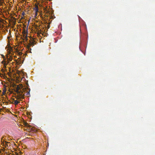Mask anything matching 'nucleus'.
I'll list each match as a JSON object with an SVG mask.
<instances>
[{
    "instance_id": "f257e3e1",
    "label": "nucleus",
    "mask_w": 155,
    "mask_h": 155,
    "mask_svg": "<svg viewBox=\"0 0 155 155\" xmlns=\"http://www.w3.org/2000/svg\"><path fill=\"white\" fill-rule=\"evenodd\" d=\"M25 95H21L20 94H17V95H16L15 97L17 99H18L20 101H21V99H24Z\"/></svg>"
},
{
    "instance_id": "f03ea898",
    "label": "nucleus",
    "mask_w": 155,
    "mask_h": 155,
    "mask_svg": "<svg viewBox=\"0 0 155 155\" xmlns=\"http://www.w3.org/2000/svg\"><path fill=\"white\" fill-rule=\"evenodd\" d=\"M15 89H14V91L17 94H19V90L21 89V88L20 86L18 85H17L16 87H15Z\"/></svg>"
},
{
    "instance_id": "7ed1b4c3",
    "label": "nucleus",
    "mask_w": 155,
    "mask_h": 155,
    "mask_svg": "<svg viewBox=\"0 0 155 155\" xmlns=\"http://www.w3.org/2000/svg\"><path fill=\"white\" fill-rule=\"evenodd\" d=\"M35 41H30V43L28 45V46L30 47L31 46H32L34 45Z\"/></svg>"
},
{
    "instance_id": "20e7f679",
    "label": "nucleus",
    "mask_w": 155,
    "mask_h": 155,
    "mask_svg": "<svg viewBox=\"0 0 155 155\" xmlns=\"http://www.w3.org/2000/svg\"><path fill=\"white\" fill-rule=\"evenodd\" d=\"M34 10H35L36 14H37V12H38V5H36L35 7L34 8Z\"/></svg>"
},
{
    "instance_id": "39448f33",
    "label": "nucleus",
    "mask_w": 155,
    "mask_h": 155,
    "mask_svg": "<svg viewBox=\"0 0 155 155\" xmlns=\"http://www.w3.org/2000/svg\"><path fill=\"white\" fill-rule=\"evenodd\" d=\"M24 91V89H23L22 90H19V94H20L21 95H25L24 94H23Z\"/></svg>"
},
{
    "instance_id": "423d86ee",
    "label": "nucleus",
    "mask_w": 155,
    "mask_h": 155,
    "mask_svg": "<svg viewBox=\"0 0 155 155\" xmlns=\"http://www.w3.org/2000/svg\"><path fill=\"white\" fill-rule=\"evenodd\" d=\"M14 104L16 105H17L20 102L18 101L17 100H15L14 101Z\"/></svg>"
},
{
    "instance_id": "0eeeda50",
    "label": "nucleus",
    "mask_w": 155,
    "mask_h": 155,
    "mask_svg": "<svg viewBox=\"0 0 155 155\" xmlns=\"http://www.w3.org/2000/svg\"><path fill=\"white\" fill-rule=\"evenodd\" d=\"M23 37L25 38V39H24L23 40H25L26 41H27L28 40V39L27 37V35H23Z\"/></svg>"
},
{
    "instance_id": "6e6552de",
    "label": "nucleus",
    "mask_w": 155,
    "mask_h": 155,
    "mask_svg": "<svg viewBox=\"0 0 155 155\" xmlns=\"http://www.w3.org/2000/svg\"><path fill=\"white\" fill-rule=\"evenodd\" d=\"M7 59L8 61H12V58L11 57H10L9 58H7ZM8 63H9V61H8Z\"/></svg>"
},
{
    "instance_id": "1a4fd4ad",
    "label": "nucleus",
    "mask_w": 155,
    "mask_h": 155,
    "mask_svg": "<svg viewBox=\"0 0 155 155\" xmlns=\"http://www.w3.org/2000/svg\"><path fill=\"white\" fill-rule=\"evenodd\" d=\"M16 86H17V85H16L15 84H13L12 85V87H14V88H15V87H16Z\"/></svg>"
},
{
    "instance_id": "9d476101",
    "label": "nucleus",
    "mask_w": 155,
    "mask_h": 155,
    "mask_svg": "<svg viewBox=\"0 0 155 155\" xmlns=\"http://www.w3.org/2000/svg\"><path fill=\"white\" fill-rule=\"evenodd\" d=\"M23 34H24V35H26V34H27V33L25 31H23Z\"/></svg>"
},
{
    "instance_id": "9b49d317",
    "label": "nucleus",
    "mask_w": 155,
    "mask_h": 155,
    "mask_svg": "<svg viewBox=\"0 0 155 155\" xmlns=\"http://www.w3.org/2000/svg\"><path fill=\"white\" fill-rule=\"evenodd\" d=\"M20 87L21 88V89H22L23 88V85L22 84H20Z\"/></svg>"
},
{
    "instance_id": "f8f14e48",
    "label": "nucleus",
    "mask_w": 155,
    "mask_h": 155,
    "mask_svg": "<svg viewBox=\"0 0 155 155\" xmlns=\"http://www.w3.org/2000/svg\"><path fill=\"white\" fill-rule=\"evenodd\" d=\"M9 49L11 51L13 50L12 48L10 46H9Z\"/></svg>"
},
{
    "instance_id": "ddd939ff",
    "label": "nucleus",
    "mask_w": 155,
    "mask_h": 155,
    "mask_svg": "<svg viewBox=\"0 0 155 155\" xmlns=\"http://www.w3.org/2000/svg\"><path fill=\"white\" fill-rule=\"evenodd\" d=\"M29 92H28L26 94L27 95H29L30 94L29 92L30 91V89H29Z\"/></svg>"
},
{
    "instance_id": "4468645a",
    "label": "nucleus",
    "mask_w": 155,
    "mask_h": 155,
    "mask_svg": "<svg viewBox=\"0 0 155 155\" xmlns=\"http://www.w3.org/2000/svg\"><path fill=\"white\" fill-rule=\"evenodd\" d=\"M28 125V124L27 123H26L25 124V125L26 126H27V125Z\"/></svg>"
},
{
    "instance_id": "2eb2a0df",
    "label": "nucleus",
    "mask_w": 155,
    "mask_h": 155,
    "mask_svg": "<svg viewBox=\"0 0 155 155\" xmlns=\"http://www.w3.org/2000/svg\"><path fill=\"white\" fill-rule=\"evenodd\" d=\"M5 143H7H7H8V142H7V141H5Z\"/></svg>"
},
{
    "instance_id": "dca6fc26",
    "label": "nucleus",
    "mask_w": 155,
    "mask_h": 155,
    "mask_svg": "<svg viewBox=\"0 0 155 155\" xmlns=\"http://www.w3.org/2000/svg\"><path fill=\"white\" fill-rule=\"evenodd\" d=\"M5 144L6 145V146H5L6 147L7 146H8V145L7 144L5 143Z\"/></svg>"
},
{
    "instance_id": "f3484780",
    "label": "nucleus",
    "mask_w": 155,
    "mask_h": 155,
    "mask_svg": "<svg viewBox=\"0 0 155 155\" xmlns=\"http://www.w3.org/2000/svg\"><path fill=\"white\" fill-rule=\"evenodd\" d=\"M7 38H8V39H9V38H10V37H7Z\"/></svg>"
},
{
    "instance_id": "a211bd4d",
    "label": "nucleus",
    "mask_w": 155,
    "mask_h": 155,
    "mask_svg": "<svg viewBox=\"0 0 155 155\" xmlns=\"http://www.w3.org/2000/svg\"><path fill=\"white\" fill-rule=\"evenodd\" d=\"M49 27H50V26H49V25H48V28H49Z\"/></svg>"
},
{
    "instance_id": "6ab92c4d",
    "label": "nucleus",
    "mask_w": 155,
    "mask_h": 155,
    "mask_svg": "<svg viewBox=\"0 0 155 155\" xmlns=\"http://www.w3.org/2000/svg\"><path fill=\"white\" fill-rule=\"evenodd\" d=\"M27 85H28V83H27Z\"/></svg>"
},
{
    "instance_id": "aec40b11",
    "label": "nucleus",
    "mask_w": 155,
    "mask_h": 155,
    "mask_svg": "<svg viewBox=\"0 0 155 155\" xmlns=\"http://www.w3.org/2000/svg\"><path fill=\"white\" fill-rule=\"evenodd\" d=\"M37 15V14H36V13H35V15Z\"/></svg>"
}]
</instances>
